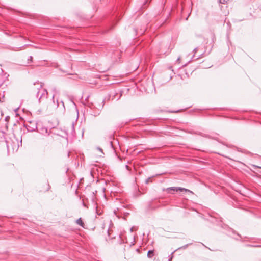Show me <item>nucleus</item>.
I'll return each mask as SVG.
<instances>
[{"instance_id":"nucleus-3","label":"nucleus","mask_w":261,"mask_h":261,"mask_svg":"<svg viewBox=\"0 0 261 261\" xmlns=\"http://www.w3.org/2000/svg\"><path fill=\"white\" fill-rule=\"evenodd\" d=\"M166 191L168 193H172L171 192V191H176V192H178V191H180V192L185 191V192H189L190 193H192V192H191L189 190H188V189H185L184 188H181V187H169V188H167L166 189Z\"/></svg>"},{"instance_id":"nucleus-16","label":"nucleus","mask_w":261,"mask_h":261,"mask_svg":"<svg viewBox=\"0 0 261 261\" xmlns=\"http://www.w3.org/2000/svg\"><path fill=\"white\" fill-rule=\"evenodd\" d=\"M62 103V105L63 106V107H64V103L63 101H61Z\"/></svg>"},{"instance_id":"nucleus-17","label":"nucleus","mask_w":261,"mask_h":261,"mask_svg":"<svg viewBox=\"0 0 261 261\" xmlns=\"http://www.w3.org/2000/svg\"><path fill=\"white\" fill-rule=\"evenodd\" d=\"M179 111H173V112H178Z\"/></svg>"},{"instance_id":"nucleus-1","label":"nucleus","mask_w":261,"mask_h":261,"mask_svg":"<svg viewBox=\"0 0 261 261\" xmlns=\"http://www.w3.org/2000/svg\"><path fill=\"white\" fill-rule=\"evenodd\" d=\"M38 85H39L40 88H37V89H38V91L36 93V96L37 97H38L39 101V102H40L41 99H46L47 98L48 93L46 89L42 88L41 85H40L39 84Z\"/></svg>"},{"instance_id":"nucleus-4","label":"nucleus","mask_w":261,"mask_h":261,"mask_svg":"<svg viewBox=\"0 0 261 261\" xmlns=\"http://www.w3.org/2000/svg\"><path fill=\"white\" fill-rule=\"evenodd\" d=\"M37 129L39 133L43 135H49L48 129L45 127H38Z\"/></svg>"},{"instance_id":"nucleus-13","label":"nucleus","mask_w":261,"mask_h":261,"mask_svg":"<svg viewBox=\"0 0 261 261\" xmlns=\"http://www.w3.org/2000/svg\"><path fill=\"white\" fill-rule=\"evenodd\" d=\"M59 106V103H58V101L57 100L56 101V107H58Z\"/></svg>"},{"instance_id":"nucleus-11","label":"nucleus","mask_w":261,"mask_h":261,"mask_svg":"<svg viewBox=\"0 0 261 261\" xmlns=\"http://www.w3.org/2000/svg\"><path fill=\"white\" fill-rule=\"evenodd\" d=\"M29 60H30V62H31V61H32V56H30V57H29V59H28V61H29Z\"/></svg>"},{"instance_id":"nucleus-8","label":"nucleus","mask_w":261,"mask_h":261,"mask_svg":"<svg viewBox=\"0 0 261 261\" xmlns=\"http://www.w3.org/2000/svg\"><path fill=\"white\" fill-rule=\"evenodd\" d=\"M229 0H220L221 3L225 4L227 3Z\"/></svg>"},{"instance_id":"nucleus-10","label":"nucleus","mask_w":261,"mask_h":261,"mask_svg":"<svg viewBox=\"0 0 261 261\" xmlns=\"http://www.w3.org/2000/svg\"><path fill=\"white\" fill-rule=\"evenodd\" d=\"M97 149L99 150L102 154H103L102 149L100 148V147H97Z\"/></svg>"},{"instance_id":"nucleus-5","label":"nucleus","mask_w":261,"mask_h":261,"mask_svg":"<svg viewBox=\"0 0 261 261\" xmlns=\"http://www.w3.org/2000/svg\"><path fill=\"white\" fill-rule=\"evenodd\" d=\"M154 255V251L153 250H149L147 252V257L148 258H151Z\"/></svg>"},{"instance_id":"nucleus-9","label":"nucleus","mask_w":261,"mask_h":261,"mask_svg":"<svg viewBox=\"0 0 261 261\" xmlns=\"http://www.w3.org/2000/svg\"><path fill=\"white\" fill-rule=\"evenodd\" d=\"M151 178L149 177L145 180V184H148L150 181Z\"/></svg>"},{"instance_id":"nucleus-6","label":"nucleus","mask_w":261,"mask_h":261,"mask_svg":"<svg viewBox=\"0 0 261 261\" xmlns=\"http://www.w3.org/2000/svg\"><path fill=\"white\" fill-rule=\"evenodd\" d=\"M76 223H77L78 225H80V226H81L83 227L84 223H83V222H82V219H81V218H80L79 219H78L76 220Z\"/></svg>"},{"instance_id":"nucleus-2","label":"nucleus","mask_w":261,"mask_h":261,"mask_svg":"<svg viewBox=\"0 0 261 261\" xmlns=\"http://www.w3.org/2000/svg\"><path fill=\"white\" fill-rule=\"evenodd\" d=\"M27 130L29 132H33L38 128L37 123L35 121H30L25 124Z\"/></svg>"},{"instance_id":"nucleus-14","label":"nucleus","mask_w":261,"mask_h":261,"mask_svg":"<svg viewBox=\"0 0 261 261\" xmlns=\"http://www.w3.org/2000/svg\"><path fill=\"white\" fill-rule=\"evenodd\" d=\"M180 59V57H178V58H177V62H179Z\"/></svg>"},{"instance_id":"nucleus-7","label":"nucleus","mask_w":261,"mask_h":261,"mask_svg":"<svg viewBox=\"0 0 261 261\" xmlns=\"http://www.w3.org/2000/svg\"><path fill=\"white\" fill-rule=\"evenodd\" d=\"M190 244H192V243H191L188 244H186V245H184V246H182V247H180V248H178V249H185L187 248L188 247V246L189 245H190Z\"/></svg>"},{"instance_id":"nucleus-12","label":"nucleus","mask_w":261,"mask_h":261,"mask_svg":"<svg viewBox=\"0 0 261 261\" xmlns=\"http://www.w3.org/2000/svg\"><path fill=\"white\" fill-rule=\"evenodd\" d=\"M197 47H196V48H195L194 49L193 51L194 52V53H195H195H196V52L197 51Z\"/></svg>"},{"instance_id":"nucleus-18","label":"nucleus","mask_w":261,"mask_h":261,"mask_svg":"<svg viewBox=\"0 0 261 261\" xmlns=\"http://www.w3.org/2000/svg\"><path fill=\"white\" fill-rule=\"evenodd\" d=\"M53 99L54 100V95H53V97H52Z\"/></svg>"},{"instance_id":"nucleus-15","label":"nucleus","mask_w":261,"mask_h":261,"mask_svg":"<svg viewBox=\"0 0 261 261\" xmlns=\"http://www.w3.org/2000/svg\"><path fill=\"white\" fill-rule=\"evenodd\" d=\"M172 257H170V258L168 259V261H171V260H172Z\"/></svg>"}]
</instances>
